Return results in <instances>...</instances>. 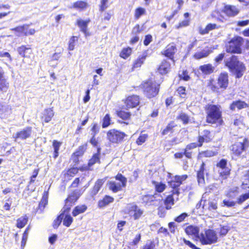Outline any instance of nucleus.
<instances>
[{
  "mask_svg": "<svg viewBox=\"0 0 249 249\" xmlns=\"http://www.w3.org/2000/svg\"><path fill=\"white\" fill-rule=\"evenodd\" d=\"M128 109L121 108L117 109L115 111L116 115L119 118L121 119L123 121L119 122L121 124H124L128 125L129 122L131 121L132 114L131 112L128 110Z\"/></svg>",
  "mask_w": 249,
  "mask_h": 249,
  "instance_id": "obj_17",
  "label": "nucleus"
},
{
  "mask_svg": "<svg viewBox=\"0 0 249 249\" xmlns=\"http://www.w3.org/2000/svg\"><path fill=\"white\" fill-rule=\"evenodd\" d=\"M87 143H84L79 146L76 150L71 154V159L74 164L77 165L79 163V158L84 155L87 149Z\"/></svg>",
  "mask_w": 249,
  "mask_h": 249,
  "instance_id": "obj_18",
  "label": "nucleus"
},
{
  "mask_svg": "<svg viewBox=\"0 0 249 249\" xmlns=\"http://www.w3.org/2000/svg\"><path fill=\"white\" fill-rule=\"evenodd\" d=\"M32 132V127L31 126H27L26 128L17 132L13 138L15 140H17L18 139L26 140L31 137Z\"/></svg>",
  "mask_w": 249,
  "mask_h": 249,
  "instance_id": "obj_19",
  "label": "nucleus"
},
{
  "mask_svg": "<svg viewBox=\"0 0 249 249\" xmlns=\"http://www.w3.org/2000/svg\"><path fill=\"white\" fill-rule=\"evenodd\" d=\"M223 12L228 17H234L239 13V10L236 6L226 5L223 7Z\"/></svg>",
  "mask_w": 249,
  "mask_h": 249,
  "instance_id": "obj_24",
  "label": "nucleus"
},
{
  "mask_svg": "<svg viewBox=\"0 0 249 249\" xmlns=\"http://www.w3.org/2000/svg\"><path fill=\"white\" fill-rule=\"evenodd\" d=\"M218 237L216 232L213 229H205L200 233L198 240L203 245H211L216 243Z\"/></svg>",
  "mask_w": 249,
  "mask_h": 249,
  "instance_id": "obj_6",
  "label": "nucleus"
},
{
  "mask_svg": "<svg viewBox=\"0 0 249 249\" xmlns=\"http://www.w3.org/2000/svg\"><path fill=\"white\" fill-rule=\"evenodd\" d=\"M24 36H32L35 34L36 30L34 28H31L30 25L27 24H23Z\"/></svg>",
  "mask_w": 249,
  "mask_h": 249,
  "instance_id": "obj_55",
  "label": "nucleus"
},
{
  "mask_svg": "<svg viewBox=\"0 0 249 249\" xmlns=\"http://www.w3.org/2000/svg\"><path fill=\"white\" fill-rule=\"evenodd\" d=\"M28 216L26 214H24L17 220L16 226L19 229L23 228L28 223Z\"/></svg>",
  "mask_w": 249,
  "mask_h": 249,
  "instance_id": "obj_42",
  "label": "nucleus"
},
{
  "mask_svg": "<svg viewBox=\"0 0 249 249\" xmlns=\"http://www.w3.org/2000/svg\"><path fill=\"white\" fill-rule=\"evenodd\" d=\"M23 25L18 26L15 28H12L11 31L14 32L17 36H24Z\"/></svg>",
  "mask_w": 249,
  "mask_h": 249,
  "instance_id": "obj_58",
  "label": "nucleus"
},
{
  "mask_svg": "<svg viewBox=\"0 0 249 249\" xmlns=\"http://www.w3.org/2000/svg\"><path fill=\"white\" fill-rule=\"evenodd\" d=\"M206 113V122L216 126H222L224 124L222 107L220 105L212 103L207 104L204 107Z\"/></svg>",
  "mask_w": 249,
  "mask_h": 249,
  "instance_id": "obj_2",
  "label": "nucleus"
},
{
  "mask_svg": "<svg viewBox=\"0 0 249 249\" xmlns=\"http://www.w3.org/2000/svg\"><path fill=\"white\" fill-rule=\"evenodd\" d=\"M177 126V124L174 121H170L164 128L161 129V135L165 136L173 134L175 132V128Z\"/></svg>",
  "mask_w": 249,
  "mask_h": 249,
  "instance_id": "obj_25",
  "label": "nucleus"
},
{
  "mask_svg": "<svg viewBox=\"0 0 249 249\" xmlns=\"http://www.w3.org/2000/svg\"><path fill=\"white\" fill-rule=\"evenodd\" d=\"M140 96L137 94L128 95L123 100L126 109H132L140 105Z\"/></svg>",
  "mask_w": 249,
  "mask_h": 249,
  "instance_id": "obj_15",
  "label": "nucleus"
},
{
  "mask_svg": "<svg viewBox=\"0 0 249 249\" xmlns=\"http://www.w3.org/2000/svg\"><path fill=\"white\" fill-rule=\"evenodd\" d=\"M245 181L241 184V187L244 190L249 189V169L246 171L244 175Z\"/></svg>",
  "mask_w": 249,
  "mask_h": 249,
  "instance_id": "obj_56",
  "label": "nucleus"
},
{
  "mask_svg": "<svg viewBox=\"0 0 249 249\" xmlns=\"http://www.w3.org/2000/svg\"><path fill=\"white\" fill-rule=\"evenodd\" d=\"M216 167L219 169V178L220 180H226L230 176L231 168L228 165V160L222 159L216 164Z\"/></svg>",
  "mask_w": 249,
  "mask_h": 249,
  "instance_id": "obj_10",
  "label": "nucleus"
},
{
  "mask_svg": "<svg viewBox=\"0 0 249 249\" xmlns=\"http://www.w3.org/2000/svg\"><path fill=\"white\" fill-rule=\"evenodd\" d=\"M249 198V191L245 194L240 195L237 199V203L241 204L246 200Z\"/></svg>",
  "mask_w": 249,
  "mask_h": 249,
  "instance_id": "obj_61",
  "label": "nucleus"
},
{
  "mask_svg": "<svg viewBox=\"0 0 249 249\" xmlns=\"http://www.w3.org/2000/svg\"><path fill=\"white\" fill-rule=\"evenodd\" d=\"M156 247V243L154 240H148L143 246L142 249H154Z\"/></svg>",
  "mask_w": 249,
  "mask_h": 249,
  "instance_id": "obj_64",
  "label": "nucleus"
},
{
  "mask_svg": "<svg viewBox=\"0 0 249 249\" xmlns=\"http://www.w3.org/2000/svg\"><path fill=\"white\" fill-rule=\"evenodd\" d=\"M151 182L154 186L155 192L157 193H162L166 189V185L163 182H158L155 180H152Z\"/></svg>",
  "mask_w": 249,
  "mask_h": 249,
  "instance_id": "obj_38",
  "label": "nucleus"
},
{
  "mask_svg": "<svg viewBox=\"0 0 249 249\" xmlns=\"http://www.w3.org/2000/svg\"><path fill=\"white\" fill-rule=\"evenodd\" d=\"M199 70L205 75H210L214 71V67L212 64H204L199 67Z\"/></svg>",
  "mask_w": 249,
  "mask_h": 249,
  "instance_id": "obj_34",
  "label": "nucleus"
},
{
  "mask_svg": "<svg viewBox=\"0 0 249 249\" xmlns=\"http://www.w3.org/2000/svg\"><path fill=\"white\" fill-rule=\"evenodd\" d=\"M78 37L77 36H72L70 37L68 49L69 51H73L78 42Z\"/></svg>",
  "mask_w": 249,
  "mask_h": 249,
  "instance_id": "obj_53",
  "label": "nucleus"
},
{
  "mask_svg": "<svg viewBox=\"0 0 249 249\" xmlns=\"http://www.w3.org/2000/svg\"><path fill=\"white\" fill-rule=\"evenodd\" d=\"M87 206L85 205H77L72 210V215L75 217L78 215L84 213L87 210Z\"/></svg>",
  "mask_w": 249,
  "mask_h": 249,
  "instance_id": "obj_41",
  "label": "nucleus"
},
{
  "mask_svg": "<svg viewBox=\"0 0 249 249\" xmlns=\"http://www.w3.org/2000/svg\"><path fill=\"white\" fill-rule=\"evenodd\" d=\"M112 123L111 122V118L109 113H107L102 119V127L103 128H106L108 127Z\"/></svg>",
  "mask_w": 249,
  "mask_h": 249,
  "instance_id": "obj_51",
  "label": "nucleus"
},
{
  "mask_svg": "<svg viewBox=\"0 0 249 249\" xmlns=\"http://www.w3.org/2000/svg\"><path fill=\"white\" fill-rule=\"evenodd\" d=\"M161 83L154 78H149L143 81L140 87L144 96L149 99L156 97L159 93Z\"/></svg>",
  "mask_w": 249,
  "mask_h": 249,
  "instance_id": "obj_4",
  "label": "nucleus"
},
{
  "mask_svg": "<svg viewBox=\"0 0 249 249\" xmlns=\"http://www.w3.org/2000/svg\"><path fill=\"white\" fill-rule=\"evenodd\" d=\"M48 192L45 191L43 194L42 198L39 202V208H42L43 209L45 208V207L48 203Z\"/></svg>",
  "mask_w": 249,
  "mask_h": 249,
  "instance_id": "obj_57",
  "label": "nucleus"
},
{
  "mask_svg": "<svg viewBox=\"0 0 249 249\" xmlns=\"http://www.w3.org/2000/svg\"><path fill=\"white\" fill-rule=\"evenodd\" d=\"M82 193L81 190L76 189L68 195L64 201V213H69L70 211L71 207L77 202Z\"/></svg>",
  "mask_w": 249,
  "mask_h": 249,
  "instance_id": "obj_8",
  "label": "nucleus"
},
{
  "mask_svg": "<svg viewBox=\"0 0 249 249\" xmlns=\"http://www.w3.org/2000/svg\"><path fill=\"white\" fill-rule=\"evenodd\" d=\"M73 218L70 214H66L63 221L64 226L69 227L71 226L73 222Z\"/></svg>",
  "mask_w": 249,
  "mask_h": 249,
  "instance_id": "obj_62",
  "label": "nucleus"
},
{
  "mask_svg": "<svg viewBox=\"0 0 249 249\" xmlns=\"http://www.w3.org/2000/svg\"><path fill=\"white\" fill-rule=\"evenodd\" d=\"M218 152L215 151L206 150L199 152L197 156V160H202L204 158H211L216 156Z\"/></svg>",
  "mask_w": 249,
  "mask_h": 249,
  "instance_id": "obj_33",
  "label": "nucleus"
},
{
  "mask_svg": "<svg viewBox=\"0 0 249 249\" xmlns=\"http://www.w3.org/2000/svg\"><path fill=\"white\" fill-rule=\"evenodd\" d=\"M79 172L78 167H71L65 171L64 175L68 178L74 177Z\"/></svg>",
  "mask_w": 249,
  "mask_h": 249,
  "instance_id": "obj_43",
  "label": "nucleus"
},
{
  "mask_svg": "<svg viewBox=\"0 0 249 249\" xmlns=\"http://www.w3.org/2000/svg\"><path fill=\"white\" fill-rule=\"evenodd\" d=\"M114 178L119 182L117 183L114 181H110L108 183L109 189L113 193H117L123 190L126 186L127 178L121 173H118Z\"/></svg>",
  "mask_w": 249,
  "mask_h": 249,
  "instance_id": "obj_9",
  "label": "nucleus"
},
{
  "mask_svg": "<svg viewBox=\"0 0 249 249\" xmlns=\"http://www.w3.org/2000/svg\"><path fill=\"white\" fill-rule=\"evenodd\" d=\"M205 170V163L202 162L197 171V180L199 184H204L205 183L204 171Z\"/></svg>",
  "mask_w": 249,
  "mask_h": 249,
  "instance_id": "obj_29",
  "label": "nucleus"
},
{
  "mask_svg": "<svg viewBox=\"0 0 249 249\" xmlns=\"http://www.w3.org/2000/svg\"><path fill=\"white\" fill-rule=\"evenodd\" d=\"M231 155L235 157L244 158L249 153V139L240 136L236 138L235 142L230 146Z\"/></svg>",
  "mask_w": 249,
  "mask_h": 249,
  "instance_id": "obj_3",
  "label": "nucleus"
},
{
  "mask_svg": "<svg viewBox=\"0 0 249 249\" xmlns=\"http://www.w3.org/2000/svg\"><path fill=\"white\" fill-rule=\"evenodd\" d=\"M199 231V228L193 225L188 226L185 229V231L187 235L195 236L196 240H198L200 235Z\"/></svg>",
  "mask_w": 249,
  "mask_h": 249,
  "instance_id": "obj_32",
  "label": "nucleus"
},
{
  "mask_svg": "<svg viewBox=\"0 0 249 249\" xmlns=\"http://www.w3.org/2000/svg\"><path fill=\"white\" fill-rule=\"evenodd\" d=\"M64 212L57 216V217L53 220V227L54 229H57L60 225L62 222V216L63 215Z\"/></svg>",
  "mask_w": 249,
  "mask_h": 249,
  "instance_id": "obj_59",
  "label": "nucleus"
},
{
  "mask_svg": "<svg viewBox=\"0 0 249 249\" xmlns=\"http://www.w3.org/2000/svg\"><path fill=\"white\" fill-rule=\"evenodd\" d=\"M196 142H193L188 144L183 149L184 156L188 159H191L193 157V152L192 149L197 148Z\"/></svg>",
  "mask_w": 249,
  "mask_h": 249,
  "instance_id": "obj_31",
  "label": "nucleus"
},
{
  "mask_svg": "<svg viewBox=\"0 0 249 249\" xmlns=\"http://www.w3.org/2000/svg\"><path fill=\"white\" fill-rule=\"evenodd\" d=\"M114 201V198L113 197L109 195H105L98 201L97 206L100 209H103L113 203Z\"/></svg>",
  "mask_w": 249,
  "mask_h": 249,
  "instance_id": "obj_26",
  "label": "nucleus"
},
{
  "mask_svg": "<svg viewBox=\"0 0 249 249\" xmlns=\"http://www.w3.org/2000/svg\"><path fill=\"white\" fill-rule=\"evenodd\" d=\"M249 105L245 101L241 100H237L232 102L229 106V108L231 111H234L235 109L241 110L244 108H248Z\"/></svg>",
  "mask_w": 249,
  "mask_h": 249,
  "instance_id": "obj_23",
  "label": "nucleus"
},
{
  "mask_svg": "<svg viewBox=\"0 0 249 249\" xmlns=\"http://www.w3.org/2000/svg\"><path fill=\"white\" fill-rule=\"evenodd\" d=\"M179 80L188 81L191 79V77L187 70H183L180 71V73L178 74Z\"/></svg>",
  "mask_w": 249,
  "mask_h": 249,
  "instance_id": "obj_52",
  "label": "nucleus"
},
{
  "mask_svg": "<svg viewBox=\"0 0 249 249\" xmlns=\"http://www.w3.org/2000/svg\"><path fill=\"white\" fill-rule=\"evenodd\" d=\"M187 178V175H175L173 179L168 181L169 186L172 189L171 193L178 196L180 194L179 187L182 184L183 181Z\"/></svg>",
  "mask_w": 249,
  "mask_h": 249,
  "instance_id": "obj_13",
  "label": "nucleus"
},
{
  "mask_svg": "<svg viewBox=\"0 0 249 249\" xmlns=\"http://www.w3.org/2000/svg\"><path fill=\"white\" fill-rule=\"evenodd\" d=\"M109 0H100L98 5V9L100 13L102 14L109 6Z\"/></svg>",
  "mask_w": 249,
  "mask_h": 249,
  "instance_id": "obj_50",
  "label": "nucleus"
},
{
  "mask_svg": "<svg viewBox=\"0 0 249 249\" xmlns=\"http://www.w3.org/2000/svg\"><path fill=\"white\" fill-rule=\"evenodd\" d=\"M200 203H202V208L204 213L213 212L218 209L217 201L213 198H209L208 199L202 198L200 200Z\"/></svg>",
  "mask_w": 249,
  "mask_h": 249,
  "instance_id": "obj_14",
  "label": "nucleus"
},
{
  "mask_svg": "<svg viewBox=\"0 0 249 249\" xmlns=\"http://www.w3.org/2000/svg\"><path fill=\"white\" fill-rule=\"evenodd\" d=\"M54 114L53 107L46 108L42 114L41 119L45 123H49L52 120Z\"/></svg>",
  "mask_w": 249,
  "mask_h": 249,
  "instance_id": "obj_27",
  "label": "nucleus"
},
{
  "mask_svg": "<svg viewBox=\"0 0 249 249\" xmlns=\"http://www.w3.org/2000/svg\"><path fill=\"white\" fill-rule=\"evenodd\" d=\"M17 51L19 55L23 58H29L30 55L33 54V49L30 45H22L18 48Z\"/></svg>",
  "mask_w": 249,
  "mask_h": 249,
  "instance_id": "obj_20",
  "label": "nucleus"
},
{
  "mask_svg": "<svg viewBox=\"0 0 249 249\" xmlns=\"http://www.w3.org/2000/svg\"><path fill=\"white\" fill-rule=\"evenodd\" d=\"M171 65L167 59H163L157 68L158 72L161 75L167 74L170 71Z\"/></svg>",
  "mask_w": 249,
  "mask_h": 249,
  "instance_id": "obj_22",
  "label": "nucleus"
},
{
  "mask_svg": "<svg viewBox=\"0 0 249 249\" xmlns=\"http://www.w3.org/2000/svg\"><path fill=\"white\" fill-rule=\"evenodd\" d=\"M144 132V131H142L138 138L136 140L135 142L138 145H141L143 144L148 138V134L143 133Z\"/></svg>",
  "mask_w": 249,
  "mask_h": 249,
  "instance_id": "obj_48",
  "label": "nucleus"
},
{
  "mask_svg": "<svg viewBox=\"0 0 249 249\" xmlns=\"http://www.w3.org/2000/svg\"><path fill=\"white\" fill-rule=\"evenodd\" d=\"M214 136L213 131L210 129H204L201 132H199L197 137V142L196 145L197 147H201L204 143H209L212 142Z\"/></svg>",
  "mask_w": 249,
  "mask_h": 249,
  "instance_id": "obj_12",
  "label": "nucleus"
},
{
  "mask_svg": "<svg viewBox=\"0 0 249 249\" xmlns=\"http://www.w3.org/2000/svg\"><path fill=\"white\" fill-rule=\"evenodd\" d=\"M104 183V181L102 179H98L95 181L93 186L90 190V195L92 196L98 194L102 188Z\"/></svg>",
  "mask_w": 249,
  "mask_h": 249,
  "instance_id": "obj_36",
  "label": "nucleus"
},
{
  "mask_svg": "<svg viewBox=\"0 0 249 249\" xmlns=\"http://www.w3.org/2000/svg\"><path fill=\"white\" fill-rule=\"evenodd\" d=\"M9 88V83L4 78V72L2 69L0 67V91H3L4 89Z\"/></svg>",
  "mask_w": 249,
  "mask_h": 249,
  "instance_id": "obj_37",
  "label": "nucleus"
},
{
  "mask_svg": "<svg viewBox=\"0 0 249 249\" xmlns=\"http://www.w3.org/2000/svg\"><path fill=\"white\" fill-rule=\"evenodd\" d=\"M103 13V17L101 19V22H108L112 19L113 17V14L111 11H106L105 10Z\"/></svg>",
  "mask_w": 249,
  "mask_h": 249,
  "instance_id": "obj_54",
  "label": "nucleus"
},
{
  "mask_svg": "<svg viewBox=\"0 0 249 249\" xmlns=\"http://www.w3.org/2000/svg\"><path fill=\"white\" fill-rule=\"evenodd\" d=\"M175 194H171L168 195L164 199V204L166 210H170L171 209L172 206L174 204V199L173 196Z\"/></svg>",
  "mask_w": 249,
  "mask_h": 249,
  "instance_id": "obj_40",
  "label": "nucleus"
},
{
  "mask_svg": "<svg viewBox=\"0 0 249 249\" xmlns=\"http://www.w3.org/2000/svg\"><path fill=\"white\" fill-rule=\"evenodd\" d=\"M220 27V25H218L216 23H209L204 28H200L199 29V33L201 35L208 34L210 31L218 29Z\"/></svg>",
  "mask_w": 249,
  "mask_h": 249,
  "instance_id": "obj_30",
  "label": "nucleus"
},
{
  "mask_svg": "<svg viewBox=\"0 0 249 249\" xmlns=\"http://www.w3.org/2000/svg\"><path fill=\"white\" fill-rule=\"evenodd\" d=\"M244 38L238 36H235L229 41L226 42L225 49L226 52L232 55L224 62V65L236 79L241 78L246 71L245 64L239 60V57L233 54L242 53V46Z\"/></svg>",
  "mask_w": 249,
  "mask_h": 249,
  "instance_id": "obj_1",
  "label": "nucleus"
},
{
  "mask_svg": "<svg viewBox=\"0 0 249 249\" xmlns=\"http://www.w3.org/2000/svg\"><path fill=\"white\" fill-rule=\"evenodd\" d=\"M89 5L88 3L85 0H79L74 2L72 4V7L79 11L85 10Z\"/></svg>",
  "mask_w": 249,
  "mask_h": 249,
  "instance_id": "obj_35",
  "label": "nucleus"
},
{
  "mask_svg": "<svg viewBox=\"0 0 249 249\" xmlns=\"http://www.w3.org/2000/svg\"><path fill=\"white\" fill-rule=\"evenodd\" d=\"M229 74L226 71L221 72L217 79V83L214 78H210L208 82L207 86L214 93H219V89H226L229 85Z\"/></svg>",
  "mask_w": 249,
  "mask_h": 249,
  "instance_id": "obj_5",
  "label": "nucleus"
},
{
  "mask_svg": "<svg viewBox=\"0 0 249 249\" xmlns=\"http://www.w3.org/2000/svg\"><path fill=\"white\" fill-rule=\"evenodd\" d=\"M155 200L154 195H146L142 197L143 202L146 204L150 203Z\"/></svg>",
  "mask_w": 249,
  "mask_h": 249,
  "instance_id": "obj_60",
  "label": "nucleus"
},
{
  "mask_svg": "<svg viewBox=\"0 0 249 249\" xmlns=\"http://www.w3.org/2000/svg\"><path fill=\"white\" fill-rule=\"evenodd\" d=\"M62 143V142L56 140L53 141L52 146L53 149V157L54 159H56L58 157L59 153V151Z\"/></svg>",
  "mask_w": 249,
  "mask_h": 249,
  "instance_id": "obj_39",
  "label": "nucleus"
},
{
  "mask_svg": "<svg viewBox=\"0 0 249 249\" xmlns=\"http://www.w3.org/2000/svg\"><path fill=\"white\" fill-rule=\"evenodd\" d=\"M210 52L209 50H203L201 52H197L195 53L193 57L196 60H199L202 58H204L208 56L210 54Z\"/></svg>",
  "mask_w": 249,
  "mask_h": 249,
  "instance_id": "obj_47",
  "label": "nucleus"
},
{
  "mask_svg": "<svg viewBox=\"0 0 249 249\" xmlns=\"http://www.w3.org/2000/svg\"><path fill=\"white\" fill-rule=\"evenodd\" d=\"M124 213L134 220H139L143 215V210L134 203L128 204Z\"/></svg>",
  "mask_w": 249,
  "mask_h": 249,
  "instance_id": "obj_11",
  "label": "nucleus"
},
{
  "mask_svg": "<svg viewBox=\"0 0 249 249\" xmlns=\"http://www.w3.org/2000/svg\"><path fill=\"white\" fill-rule=\"evenodd\" d=\"M132 53V49L129 47L124 48L120 53L119 56L121 58L126 59L128 58Z\"/></svg>",
  "mask_w": 249,
  "mask_h": 249,
  "instance_id": "obj_46",
  "label": "nucleus"
},
{
  "mask_svg": "<svg viewBox=\"0 0 249 249\" xmlns=\"http://www.w3.org/2000/svg\"><path fill=\"white\" fill-rule=\"evenodd\" d=\"M146 14V10L145 8L139 6L137 7L134 12V18L136 20L139 19L142 16Z\"/></svg>",
  "mask_w": 249,
  "mask_h": 249,
  "instance_id": "obj_45",
  "label": "nucleus"
},
{
  "mask_svg": "<svg viewBox=\"0 0 249 249\" xmlns=\"http://www.w3.org/2000/svg\"><path fill=\"white\" fill-rule=\"evenodd\" d=\"M127 136L125 133L115 128L109 129L107 132V139L110 144L121 143Z\"/></svg>",
  "mask_w": 249,
  "mask_h": 249,
  "instance_id": "obj_7",
  "label": "nucleus"
},
{
  "mask_svg": "<svg viewBox=\"0 0 249 249\" xmlns=\"http://www.w3.org/2000/svg\"><path fill=\"white\" fill-rule=\"evenodd\" d=\"M230 230V228L228 226L220 225L219 231V236L222 237L225 236L228 233Z\"/></svg>",
  "mask_w": 249,
  "mask_h": 249,
  "instance_id": "obj_63",
  "label": "nucleus"
},
{
  "mask_svg": "<svg viewBox=\"0 0 249 249\" xmlns=\"http://www.w3.org/2000/svg\"><path fill=\"white\" fill-rule=\"evenodd\" d=\"M177 119L181 121L183 124H188L190 121V116L186 113L181 112L177 117Z\"/></svg>",
  "mask_w": 249,
  "mask_h": 249,
  "instance_id": "obj_49",
  "label": "nucleus"
},
{
  "mask_svg": "<svg viewBox=\"0 0 249 249\" xmlns=\"http://www.w3.org/2000/svg\"><path fill=\"white\" fill-rule=\"evenodd\" d=\"M88 163L89 166L91 167L96 163H101V148L100 147L97 148V152L92 155Z\"/></svg>",
  "mask_w": 249,
  "mask_h": 249,
  "instance_id": "obj_28",
  "label": "nucleus"
},
{
  "mask_svg": "<svg viewBox=\"0 0 249 249\" xmlns=\"http://www.w3.org/2000/svg\"><path fill=\"white\" fill-rule=\"evenodd\" d=\"M146 55H142L139 56L135 61L133 62L132 65V69H137L140 68L142 65L144 63L146 59Z\"/></svg>",
  "mask_w": 249,
  "mask_h": 249,
  "instance_id": "obj_44",
  "label": "nucleus"
},
{
  "mask_svg": "<svg viewBox=\"0 0 249 249\" xmlns=\"http://www.w3.org/2000/svg\"><path fill=\"white\" fill-rule=\"evenodd\" d=\"M90 22V19L89 18H87L86 20L78 19L76 21V25L79 28L80 31L84 33L86 36L90 35L88 29V24Z\"/></svg>",
  "mask_w": 249,
  "mask_h": 249,
  "instance_id": "obj_21",
  "label": "nucleus"
},
{
  "mask_svg": "<svg viewBox=\"0 0 249 249\" xmlns=\"http://www.w3.org/2000/svg\"><path fill=\"white\" fill-rule=\"evenodd\" d=\"M177 50L176 44L172 42L168 44L160 53L163 56L174 61L175 55Z\"/></svg>",
  "mask_w": 249,
  "mask_h": 249,
  "instance_id": "obj_16",
  "label": "nucleus"
}]
</instances>
